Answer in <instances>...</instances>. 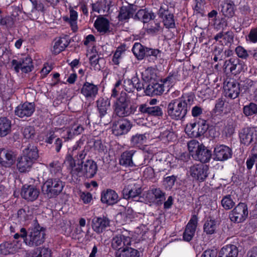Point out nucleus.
Returning a JSON list of instances; mask_svg holds the SVG:
<instances>
[{"label":"nucleus","mask_w":257,"mask_h":257,"mask_svg":"<svg viewBox=\"0 0 257 257\" xmlns=\"http://www.w3.org/2000/svg\"><path fill=\"white\" fill-rule=\"evenodd\" d=\"M235 53L237 56L242 59H246L248 57V54L246 50L243 47L239 46L235 48Z\"/></svg>","instance_id":"obj_62"},{"label":"nucleus","mask_w":257,"mask_h":257,"mask_svg":"<svg viewBox=\"0 0 257 257\" xmlns=\"http://www.w3.org/2000/svg\"><path fill=\"white\" fill-rule=\"evenodd\" d=\"M12 65L17 72L21 69L23 72L28 73L31 72L33 68L32 60L29 57H26L19 60H13Z\"/></svg>","instance_id":"obj_11"},{"label":"nucleus","mask_w":257,"mask_h":257,"mask_svg":"<svg viewBox=\"0 0 257 257\" xmlns=\"http://www.w3.org/2000/svg\"><path fill=\"white\" fill-rule=\"evenodd\" d=\"M132 127L131 121L126 118L115 121L112 125V134L116 136L125 135L131 130Z\"/></svg>","instance_id":"obj_8"},{"label":"nucleus","mask_w":257,"mask_h":257,"mask_svg":"<svg viewBox=\"0 0 257 257\" xmlns=\"http://www.w3.org/2000/svg\"><path fill=\"white\" fill-rule=\"evenodd\" d=\"M197 126V132H191L190 133L193 135L194 138H198L200 136L203 135L208 130V126L206 123V121L204 120H202L196 123Z\"/></svg>","instance_id":"obj_42"},{"label":"nucleus","mask_w":257,"mask_h":257,"mask_svg":"<svg viewBox=\"0 0 257 257\" xmlns=\"http://www.w3.org/2000/svg\"><path fill=\"white\" fill-rule=\"evenodd\" d=\"M35 131L33 126H27L24 128L23 131L24 137L27 139H31L34 137Z\"/></svg>","instance_id":"obj_60"},{"label":"nucleus","mask_w":257,"mask_h":257,"mask_svg":"<svg viewBox=\"0 0 257 257\" xmlns=\"http://www.w3.org/2000/svg\"><path fill=\"white\" fill-rule=\"evenodd\" d=\"M176 79V75L169 74L168 76L161 81L164 84L165 87L169 89L175 83Z\"/></svg>","instance_id":"obj_56"},{"label":"nucleus","mask_w":257,"mask_h":257,"mask_svg":"<svg viewBox=\"0 0 257 257\" xmlns=\"http://www.w3.org/2000/svg\"><path fill=\"white\" fill-rule=\"evenodd\" d=\"M32 257H51V250L47 247H38L35 250Z\"/></svg>","instance_id":"obj_51"},{"label":"nucleus","mask_w":257,"mask_h":257,"mask_svg":"<svg viewBox=\"0 0 257 257\" xmlns=\"http://www.w3.org/2000/svg\"><path fill=\"white\" fill-rule=\"evenodd\" d=\"M239 138L241 143L246 146L257 141V127H247L242 128L239 133Z\"/></svg>","instance_id":"obj_9"},{"label":"nucleus","mask_w":257,"mask_h":257,"mask_svg":"<svg viewBox=\"0 0 257 257\" xmlns=\"http://www.w3.org/2000/svg\"><path fill=\"white\" fill-rule=\"evenodd\" d=\"M11 121L6 117L0 118V137L7 136L11 131Z\"/></svg>","instance_id":"obj_39"},{"label":"nucleus","mask_w":257,"mask_h":257,"mask_svg":"<svg viewBox=\"0 0 257 257\" xmlns=\"http://www.w3.org/2000/svg\"><path fill=\"white\" fill-rule=\"evenodd\" d=\"M234 133V126L232 121H228L224 125V127L222 130L223 135L226 137H230Z\"/></svg>","instance_id":"obj_54"},{"label":"nucleus","mask_w":257,"mask_h":257,"mask_svg":"<svg viewBox=\"0 0 257 257\" xmlns=\"http://www.w3.org/2000/svg\"><path fill=\"white\" fill-rule=\"evenodd\" d=\"M69 43L70 41L67 36L60 38L55 40L52 51L54 54H58L64 50Z\"/></svg>","instance_id":"obj_33"},{"label":"nucleus","mask_w":257,"mask_h":257,"mask_svg":"<svg viewBox=\"0 0 257 257\" xmlns=\"http://www.w3.org/2000/svg\"><path fill=\"white\" fill-rule=\"evenodd\" d=\"M45 229L37 224L29 229L24 242L30 247L37 246L45 241Z\"/></svg>","instance_id":"obj_3"},{"label":"nucleus","mask_w":257,"mask_h":257,"mask_svg":"<svg viewBox=\"0 0 257 257\" xmlns=\"http://www.w3.org/2000/svg\"><path fill=\"white\" fill-rule=\"evenodd\" d=\"M68 161L69 163L70 173L73 177L75 175L77 176L79 173L82 172V167H83L82 164L84 163L83 162H78L77 165H76L74 164V159H73V161H71V159L68 160Z\"/></svg>","instance_id":"obj_45"},{"label":"nucleus","mask_w":257,"mask_h":257,"mask_svg":"<svg viewBox=\"0 0 257 257\" xmlns=\"http://www.w3.org/2000/svg\"><path fill=\"white\" fill-rule=\"evenodd\" d=\"M124 51L121 48L118 47L113 54L112 61L114 64L118 65L122 59V55Z\"/></svg>","instance_id":"obj_55"},{"label":"nucleus","mask_w":257,"mask_h":257,"mask_svg":"<svg viewBox=\"0 0 257 257\" xmlns=\"http://www.w3.org/2000/svg\"><path fill=\"white\" fill-rule=\"evenodd\" d=\"M111 4V0H98L92 4V9L93 11L106 15L109 13Z\"/></svg>","instance_id":"obj_28"},{"label":"nucleus","mask_w":257,"mask_h":257,"mask_svg":"<svg viewBox=\"0 0 257 257\" xmlns=\"http://www.w3.org/2000/svg\"><path fill=\"white\" fill-rule=\"evenodd\" d=\"M163 114L162 108L159 106H150L149 115L154 116H162Z\"/></svg>","instance_id":"obj_59"},{"label":"nucleus","mask_w":257,"mask_h":257,"mask_svg":"<svg viewBox=\"0 0 257 257\" xmlns=\"http://www.w3.org/2000/svg\"><path fill=\"white\" fill-rule=\"evenodd\" d=\"M238 253V248L235 245L228 244L220 249L219 257H237Z\"/></svg>","instance_id":"obj_35"},{"label":"nucleus","mask_w":257,"mask_h":257,"mask_svg":"<svg viewBox=\"0 0 257 257\" xmlns=\"http://www.w3.org/2000/svg\"><path fill=\"white\" fill-rule=\"evenodd\" d=\"M208 168L202 164L194 165L190 168V176L199 181H203L208 176Z\"/></svg>","instance_id":"obj_10"},{"label":"nucleus","mask_w":257,"mask_h":257,"mask_svg":"<svg viewBox=\"0 0 257 257\" xmlns=\"http://www.w3.org/2000/svg\"><path fill=\"white\" fill-rule=\"evenodd\" d=\"M155 16L151 11L147 9L139 10L134 18L142 21L143 23H148L155 19Z\"/></svg>","instance_id":"obj_34"},{"label":"nucleus","mask_w":257,"mask_h":257,"mask_svg":"<svg viewBox=\"0 0 257 257\" xmlns=\"http://www.w3.org/2000/svg\"><path fill=\"white\" fill-rule=\"evenodd\" d=\"M48 167L52 176L59 177L61 175V164L58 161H53L50 163Z\"/></svg>","instance_id":"obj_43"},{"label":"nucleus","mask_w":257,"mask_h":257,"mask_svg":"<svg viewBox=\"0 0 257 257\" xmlns=\"http://www.w3.org/2000/svg\"><path fill=\"white\" fill-rule=\"evenodd\" d=\"M204 4V0H194L193 8L197 13H200L202 11Z\"/></svg>","instance_id":"obj_63"},{"label":"nucleus","mask_w":257,"mask_h":257,"mask_svg":"<svg viewBox=\"0 0 257 257\" xmlns=\"http://www.w3.org/2000/svg\"><path fill=\"white\" fill-rule=\"evenodd\" d=\"M148 196L153 195L154 198L157 201L159 204H161L165 199V193L163 192L160 188H154L150 190L148 193Z\"/></svg>","instance_id":"obj_41"},{"label":"nucleus","mask_w":257,"mask_h":257,"mask_svg":"<svg viewBox=\"0 0 257 257\" xmlns=\"http://www.w3.org/2000/svg\"><path fill=\"white\" fill-rule=\"evenodd\" d=\"M216 227L217 225L215 220H207L204 224V231L207 234H212L215 232Z\"/></svg>","instance_id":"obj_50"},{"label":"nucleus","mask_w":257,"mask_h":257,"mask_svg":"<svg viewBox=\"0 0 257 257\" xmlns=\"http://www.w3.org/2000/svg\"><path fill=\"white\" fill-rule=\"evenodd\" d=\"M232 156L231 149L225 145L216 146L214 149V159L219 161H224Z\"/></svg>","instance_id":"obj_15"},{"label":"nucleus","mask_w":257,"mask_h":257,"mask_svg":"<svg viewBox=\"0 0 257 257\" xmlns=\"http://www.w3.org/2000/svg\"><path fill=\"white\" fill-rule=\"evenodd\" d=\"M247 216V206L244 203H239L229 214L230 220L237 223L243 221Z\"/></svg>","instance_id":"obj_7"},{"label":"nucleus","mask_w":257,"mask_h":257,"mask_svg":"<svg viewBox=\"0 0 257 257\" xmlns=\"http://www.w3.org/2000/svg\"><path fill=\"white\" fill-rule=\"evenodd\" d=\"M98 87L92 83L85 82L81 88V93L86 99H94L98 94Z\"/></svg>","instance_id":"obj_19"},{"label":"nucleus","mask_w":257,"mask_h":257,"mask_svg":"<svg viewBox=\"0 0 257 257\" xmlns=\"http://www.w3.org/2000/svg\"><path fill=\"white\" fill-rule=\"evenodd\" d=\"M131 243V238L123 233L114 235L111 241L112 248L115 250V257L118 252L121 253L128 248Z\"/></svg>","instance_id":"obj_6"},{"label":"nucleus","mask_w":257,"mask_h":257,"mask_svg":"<svg viewBox=\"0 0 257 257\" xmlns=\"http://www.w3.org/2000/svg\"><path fill=\"white\" fill-rule=\"evenodd\" d=\"M17 215L21 221H26L31 219L32 214L29 207H26L19 209Z\"/></svg>","instance_id":"obj_46"},{"label":"nucleus","mask_w":257,"mask_h":257,"mask_svg":"<svg viewBox=\"0 0 257 257\" xmlns=\"http://www.w3.org/2000/svg\"><path fill=\"white\" fill-rule=\"evenodd\" d=\"M224 66L226 71H230L234 74L240 73L243 69L242 64L240 63V60L237 58H231L226 60Z\"/></svg>","instance_id":"obj_23"},{"label":"nucleus","mask_w":257,"mask_h":257,"mask_svg":"<svg viewBox=\"0 0 257 257\" xmlns=\"http://www.w3.org/2000/svg\"><path fill=\"white\" fill-rule=\"evenodd\" d=\"M110 221L105 217H95L92 221L93 230L97 233H101L109 226Z\"/></svg>","instance_id":"obj_21"},{"label":"nucleus","mask_w":257,"mask_h":257,"mask_svg":"<svg viewBox=\"0 0 257 257\" xmlns=\"http://www.w3.org/2000/svg\"><path fill=\"white\" fill-rule=\"evenodd\" d=\"M142 192V189L140 184L131 182L125 186L122 191L123 198L130 199L139 196Z\"/></svg>","instance_id":"obj_13"},{"label":"nucleus","mask_w":257,"mask_h":257,"mask_svg":"<svg viewBox=\"0 0 257 257\" xmlns=\"http://www.w3.org/2000/svg\"><path fill=\"white\" fill-rule=\"evenodd\" d=\"M65 183L60 179L49 178L43 184L42 190L47 197L52 198L57 197L62 191Z\"/></svg>","instance_id":"obj_4"},{"label":"nucleus","mask_w":257,"mask_h":257,"mask_svg":"<svg viewBox=\"0 0 257 257\" xmlns=\"http://www.w3.org/2000/svg\"><path fill=\"white\" fill-rule=\"evenodd\" d=\"M198 222V218L196 215H193L187 223L183 233V239L190 241L195 235Z\"/></svg>","instance_id":"obj_16"},{"label":"nucleus","mask_w":257,"mask_h":257,"mask_svg":"<svg viewBox=\"0 0 257 257\" xmlns=\"http://www.w3.org/2000/svg\"><path fill=\"white\" fill-rule=\"evenodd\" d=\"M137 10V6L133 4H128L126 6H122L119 10L118 18L119 21L129 19L132 17Z\"/></svg>","instance_id":"obj_25"},{"label":"nucleus","mask_w":257,"mask_h":257,"mask_svg":"<svg viewBox=\"0 0 257 257\" xmlns=\"http://www.w3.org/2000/svg\"><path fill=\"white\" fill-rule=\"evenodd\" d=\"M35 109L34 103L25 102L19 104L15 109V114L19 117L23 118L32 115Z\"/></svg>","instance_id":"obj_17"},{"label":"nucleus","mask_w":257,"mask_h":257,"mask_svg":"<svg viewBox=\"0 0 257 257\" xmlns=\"http://www.w3.org/2000/svg\"><path fill=\"white\" fill-rule=\"evenodd\" d=\"M120 165L125 167H138L142 165L144 160L142 154L132 150L123 152L119 160Z\"/></svg>","instance_id":"obj_5"},{"label":"nucleus","mask_w":257,"mask_h":257,"mask_svg":"<svg viewBox=\"0 0 257 257\" xmlns=\"http://www.w3.org/2000/svg\"><path fill=\"white\" fill-rule=\"evenodd\" d=\"M149 135L147 134H137L132 137L131 143L132 146L136 147H140L146 143Z\"/></svg>","instance_id":"obj_37"},{"label":"nucleus","mask_w":257,"mask_h":257,"mask_svg":"<svg viewBox=\"0 0 257 257\" xmlns=\"http://www.w3.org/2000/svg\"><path fill=\"white\" fill-rule=\"evenodd\" d=\"M83 130L84 128L81 125H74L71 130L67 132V136L64 138L66 140L71 139L74 136L80 134Z\"/></svg>","instance_id":"obj_48"},{"label":"nucleus","mask_w":257,"mask_h":257,"mask_svg":"<svg viewBox=\"0 0 257 257\" xmlns=\"http://www.w3.org/2000/svg\"><path fill=\"white\" fill-rule=\"evenodd\" d=\"M161 51L157 49L146 48L145 56L161 57Z\"/></svg>","instance_id":"obj_61"},{"label":"nucleus","mask_w":257,"mask_h":257,"mask_svg":"<svg viewBox=\"0 0 257 257\" xmlns=\"http://www.w3.org/2000/svg\"><path fill=\"white\" fill-rule=\"evenodd\" d=\"M33 164L31 159L21 156L17 159V168L20 172L26 173L30 171Z\"/></svg>","instance_id":"obj_30"},{"label":"nucleus","mask_w":257,"mask_h":257,"mask_svg":"<svg viewBox=\"0 0 257 257\" xmlns=\"http://www.w3.org/2000/svg\"><path fill=\"white\" fill-rule=\"evenodd\" d=\"M224 89L226 96L231 99L237 97L240 93L239 83L233 80L224 84Z\"/></svg>","instance_id":"obj_20"},{"label":"nucleus","mask_w":257,"mask_h":257,"mask_svg":"<svg viewBox=\"0 0 257 257\" xmlns=\"http://www.w3.org/2000/svg\"><path fill=\"white\" fill-rule=\"evenodd\" d=\"M190 99L179 98L172 100L168 105L167 112L171 118L180 120L185 117L191 104Z\"/></svg>","instance_id":"obj_1"},{"label":"nucleus","mask_w":257,"mask_h":257,"mask_svg":"<svg viewBox=\"0 0 257 257\" xmlns=\"http://www.w3.org/2000/svg\"><path fill=\"white\" fill-rule=\"evenodd\" d=\"M248 40L253 43L257 42V27L250 30L248 35Z\"/></svg>","instance_id":"obj_64"},{"label":"nucleus","mask_w":257,"mask_h":257,"mask_svg":"<svg viewBox=\"0 0 257 257\" xmlns=\"http://www.w3.org/2000/svg\"><path fill=\"white\" fill-rule=\"evenodd\" d=\"M16 155L10 150L0 149V164L5 167H10L15 163Z\"/></svg>","instance_id":"obj_18"},{"label":"nucleus","mask_w":257,"mask_h":257,"mask_svg":"<svg viewBox=\"0 0 257 257\" xmlns=\"http://www.w3.org/2000/svg\"><path fill=\"white\" fill-rule=\"evenodd\" d=\"M221 7V12L225 17L231 18L234 16L235 6L233 2L230 0L222 2Z\"/></svg>","instance_id":"obj_36"},{"label":"nucleus","mask_w":257,"mask_h":257,"mask_svg":"<svg viewBox=\"0 0 257 257\" xmlns=\"http://www.w3.org/2000/svg\"><path fill=\"white\" fill-rule=\"evenodd\" d=\"M233 39L232 33L230 32L225 33L221 32L216 34L214 37V39L216 41L222 43V44L224 43L225 45L231 43L233 41Z\"/></svg>","instance_id":"obj_38"},{"label":"nucleus","mask_w":257,"mask_h":257,"mask_svg":"<svg viewBox=\"0 0 257 257\" xmlns=\"http://www.w3.org/2000/svg\"><path fill=\"white\" fill-rule=\"evenodd\" d=\"M97 171V165L96 163L92 160H87L82 167V172L84 175L89 178L94 176Z\"/></svg>","instance_id":"obj_27"},{"label":"nucleus","mask_w":257,"mask_h":257,"mask_svg":"<svg viewBox=\"0 0 257 257\" xmlns=\"http://www.w3.org/2000/svg\"><path fill=\"white\" fill-rule=\"evenodd\" d=\"M235 204L234 202L231 198V195H228L224 196L221 200V205L226 210L232 208Z\"/></svg>","instance_id":"obj_53"},{"label":"nucleus","mask_w":257,"mask_h":257,"mask_svg":"<svg viewBox=\"0 0 257 257\" xmlns=\"http://www.w3.org/2000/svg\"><path fill=\"white\" fill-rule=\"evenodd\" d=\"M243 111L246 116H250L257 113V105L254 103H250L243 107Z\"/></svg>","instance_id":"obj_52"},{"label":"nucleus","mask_w":257,"mask_h":257,"mask_svg":"<svg viewBox=\"0 0 257 257\" xmlns=\"http://www.w3.org/2000/svg\"><path fill=\"white\" fill-rule=\"evenodd\" d=\"M164 84L160 82H152L148 85L145 92L149 96L161 95L165 91Z\"/></svg>","instance_id":"obj_22"},{"label":"nucleus","mask_w":257,"mask_h":257,"mask_svg":"<svg viewBox=\"0 0 257 257\" xmlns=\"http://www.w3.org/2000/svg\"><path fill=\"white\" fill-rule=\"evenodd\" d=\"M163 23L164 26L167 28H173L175 27V22L173 14H168L163 18Z\"/></svg>","instance_id":"obj_57"},{"label":"nucleus","mask_w":257,"mask_h":257,"mask_svg":"<svg viewBox=\"0 0 257 257\" xmlns=\"http://www.w3.org/2000/svg\"><path fill=\"white\" fill-rule=\"evenodd\" d=\"M146 48L140 43H135L133 47L132 51L138 60H142L145 57Z\"/></svg>","instance_id":"obj_40"},{"label":"nucleus","mask_w":257,"mask_h":257,"mask_svg":"<svg viewBox=\"0 0 257 257\" xmlns=\"http://www.w3.org/2000/svg\"><path fill=\"white\" fill-rule=\"evenodd\" d=\"M94 26L100 33L105 34L109 31V22L103 17L99 16L95 20Z\"/></svg>","instance_id":"obj_32"},{"label":"nucleus","mask_w":257,"mask_h":257,"mask_svg":"<svg viewBox=\"0 0 257 257\" xmlns=\"http://www.w3.org/2000/svg\"><path fill=\"white\" fill-rule=\"evenodd\" d=\"M211 156V151L203 145L200 146L199 150H196L194 158L196 160L205 163L210 161Z\"/></svg>","instance_id":"obj_26"},{"label":"nucleus","mask_w":257,"mask_h":257,"mask_svg":"<svg viewBox=\"0 0 257 257\" xmlns=\"http://www.w3.org/2000/svg\"><path fill=\"white\" fill-rule=\"evenodd\" d=\"M119 200L118 194L111 189H107L101 193V200L102 203L108 205H113Z\"/></svg>","instance_id":"obj_24"},{"label":"nucleus","mask_w":257,"mask_h":257,"mask_svg":"<svg viewBox=\"0 0 257 257\" xmlns=\"http://www.w3.org/2000/svg\"><path fill=\"white\" fill-rule=\"evenodd\" d=\"M115 257H140V253L137 250L130 247L121 253L118 252Z\"/></svg>","instance_id":"obj_49"},{"label":"nucleus","mask_w":257,"mask_h":257,"mask_svg":"<svg viewBox=\"0 0 257 257\" xmlns=\"http://www.w3.org/2000/svg\"><path fill=\"white\" fill-rule=\"evenodd\" d=\"M22 156L28 159H31L32 162L34 163L39 157L37 147L33 144H29L23 150Z\"/></svg>","instance_id":"obj_31"},{"label":"nucleus","mask_w":257,"mask_h":257,"mask_svg":"<svg viewBox=\"0 0 257 257\" xmlns=\"http://www.w3.org/2000/svg\"><path fill=\"white\" fill-rule=\"evenodd\" d=\"M39 194V189L36 186L27 184L23 186L21 192L23 198L31 202L36 200L38 198Z\"/></svg>","instance_id":"obj_14"},{"label":"nucleus","mask_w":257,"mask_h":257,"mask_svg":"<svg viewBox=\"0 0 257 257\" xmlns=\"http://www.w3.org/2000/svg\"><path fill=\"white\" fill-rule=\"evenodd\" d=\"M159 138L164 143L173 141L176 138L175 134L169 130L161 132Z\"/></svg>","instance_id":"obj_44"},{"label":"nucleus","mask_w":257,"mask_h":257,"mask_svg":"<svg viewBox=\"0 0 257 257\" xmlns=\"http://www.w3.org/2000/svg\"><path fill=\"white\" fill-rule=\"evenodd\" d=\"M22 245L20 240L5 241L0 244V253L4 255L14 254L21 248Z\"/></svg>","instance_id":"obj_12"},{"label":"nucleus","mask_w":257,"mask_h":257,"mask_svg":"<svg viewBox=\"0 0 257 257\" xmlns=\"http://www.w3.org/2000/svg\"><path fill=\"white\" fill-rule=\"evenodd\" d=\"M97 109L101 118L107 116L110 109V101L108 98H99L96 101Z\"/></svg>","instance_id":"obj_29"},{"label":"nucleus","mask_w":257,"mask_h":257,"mask_svg":"<svg viewBox=\"0 0 257 257\" xmlns=\"http://www.w3.org/2000/svg\"><path fill=\"white\" fill-rule=\"evenodd\" d=\"M176 180V177L174 175L168 176L164 178L163 185L166 189L170 190L174 185Z\"/></svg>","instance_id":"obj_58"},{"label":"nucleus","mask_w":257,"mask_h":257,"mask_svg":"<svg viewBox=\"0 0 257 257\" xmlns=\"http://www.w3.org/2000/svg\"><path fill=\"white\" fill-rule=\"evenodd\" d=\"M70 18H67V20L70 23L72 30L74 32L77 31L78 28L77 26V20L78 18V13L76 11H74L72 8L69 9Z\"/></svg>","instance_id":"obj_47"},{"label":"nucleus","mask_w":257,"mask_h":257,"mask_svg":"<svg viewBox=\"0 0 257 257\" xmlns=\"http://www.w3.org/2000/svg\"><path fill=\"white\" fill-rule=\"evenodd\" d=\"M137 108L130 97L125 92H121L115 103L114 110L117 116L124 117L134 114Z\"/></svg>","instance_id":"obj_2"}]
</instances>
